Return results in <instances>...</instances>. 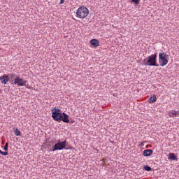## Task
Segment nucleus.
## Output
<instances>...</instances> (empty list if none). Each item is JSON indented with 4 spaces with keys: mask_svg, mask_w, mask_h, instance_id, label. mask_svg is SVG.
Returning <instances> with one entry per match:
<instances>
[{
    "mask_svg": "<svg viewBox=\"0 0 179 179\" xmlns=\"http://www.w3.org/2000/svg\"><path fill=\"white\" fill-rule=\"evenodd\" d=\"M52 111V118L54 121H57V122H65L66 124H69V115H68L65 113H61V109L57 108L55 107L53 109L51 110Z\"/></svg>",
    "mask_w": 179,
    "mask_h": 179,
    "instance_id": "1",
    "label": "nucleus"
},
{
    "mask_svg": "<svg viewBox=\"0 0 179 179\" xmlns=\"http://www.w3.org/2000/svg\"><path fill=\"white\" fill-rule=\"evenodd\" d=\"M144 65L148 66H159V64H157V53L148 56L147 62L144 63Z\"/></svg>",
    "mask_w": 179,
    "mask_h": 179,
    "instance_id": "2",
    "label": "nucleus"
},
{
    "mask_svg": "<svg viewBox=\"0 0 179 179\" xmlns=\"http://www.w3.org/2000/svg\"><path fill=\"white\" fill-rule=\"evenodd\" d=\"M89 15V9L85 6H80L76 10V17L85 19Z\"/></svg>",
    "mask_w": 179,
    "mask_h": 179,
    "instance_id": "3",
    "label": "nucleus"
},
{
    "mask_svg": "<svg viewBox=\"0 0 179 179\" xmlns=\"http://www.w3.org/2000/svg\"><path fill=\"white\" fill-rule=\"evenodd\" d=\"M66 140H64V141H57V143H55L53 146V148L52 150V152H55L57 150H68V148H66Z\"/></svg>",
    "mask_w": 179,
    "mask_h": 179,
    "instance_id": "4",
    "label": "nucleus"
},
{
    "mask_svg": "<svg viewBox=\"0 0 179 179\" xmlns=\"http://www.w3.org/2000/svg\"><path fill=\"white\" fill-rule=\"evenodd\" d=\"M159 62L160 66H166L169 64V55L166 52L159 53Z\"/></svg>",
    "mask_w": 179,
    "mask_h": 179,
    "instance_id": "5",
    "label": "nucleus"
},
{
    "mask_svg": "<svg viewBox=\"0 0 179 179\" xmlns=\"http://www.w3.org/2000/svg\"><path fill=\"white\" fill-rule=\"evenodd\" d=\"M27 83V80L20 78V76H16L13 85H16V86H18V87L19 86H20V87L25 86V87H27V89H30V87L26 86Z\"/></svg>",
    "mask_w": 179,
    "mask_h": 179,
    "instance_id": "6",
    "label": "nucleus"
},
{
    "mask_svg": "<svg viewBox=\"0 0 179 179\" xmlns=\"http://www.w3.org/2000/svg\"><path fill=\"white\" fill-rule=\"evenodd\" d=\"M0 81L2 85H6L9 82V76L8 74H4L0 76Z\"/></svg>",
    "mask_w": 179,
    "mask_h": 179,
    "instance_id": "7",
    "label": "nucleus"
},
{
    "mask_svg": "<svg viewBox=\"0 0 179 179\" xmlns=\"http://www.w3.org/2000/svg\"><path fill=\"white\" fill-rule=\"evenodd\" d=\"M143 155L145 157H149V156H152V155H153V150L152 149L145 150L143 152Z\"/></svg>",
    "mask_w": 179,
    "mask_h": 179,
    "instance_id": "8",
    "label": "nucleus"
},
{
    "mask_svg": "<svg viewBox=\"0 0 179 179\" xmlns=\"http://www.w3.org/2000/svg\"><path fill=\"white\" fill-rule=\"evenodd\" d=\"M91 45L94 46V48L99 47L100 45V42H99V40L94 38L90 41Z\"/></svg>",
    "mask_w": 179,
    "mask_h": 179,
    "instance_id": "9",
    "label": "nucleus"
},
{
    "mask_svg": "<svg viewBox=\"0 0 179 179\" xmlns=\"http://www.w3.org/2000/svg\"><path fill=\"white\" fill-rule=\"evenodd\" d=\"M170 117L172 118H176V117H178L179 115V110H172L169 111Z\"/></svg>",
    "mask_w": 179,
    "mask_h": 179,
    "instance_id": "10",
    "label": "nucleus"
},
{
    "mask_svg": "<svg viewBox=\"0 0 179 179\" xmlns=\"http://www.w3.org/2000/svg\"><path fill=\"white\" fill-rule=\"evenodd\" d=\"M168 159H169V160H172L173 162H177V160H178L177 156H176V154H174L173 152H170L169 154Z\"/></svg>",
    "mask_w": 179,
    "mask_h": 179,
    "instance_id": "11",
    "label": "nucleus"
},
{
    "mask_svg": "<svg viewBox=\"0 0 179 179\" xmlns=\"http://www.w3.org/2000/svg\"><path fill=\"white\" fill-rule=\"evenodd\" d=\"M157 100V98L156 97V95L153 94L152 96H150L148 99V103H150V104H153V103H156Z\"/></svg>",
    "mask_w": 179,
    "mask_h": 179,
    "instance_id": "12",
    "label": "nucleus"
},
{
    "mask_svg": "<svg viewBox=\"0 0 179 179\" xmlns=\"http://www.w3.org/2000/svg\"><path fill=\"white\" fill-rule=\"evenodd\" d=\"M13 129L15 136H20V135H22V132L20 131V130H19V129L14 127Z\"/></svg>",
    "mask_w": 179,
    "mask_h": 179,
    "instance_id": "13",
    "label": "nucleus"
},
{
    "mask_svg": "<svg viewBox=\"0 0 179 179\" xmlns=\"http://www.w3.org/2000/svg\"><path fill=\"white\" fill-rule=\"evenodd\" d=\"M143 170L145 171H152V167H150V166H144Z\"/></svg>",
    "mask_w": 179,
    "mask_h": 179,
    "instance_id": "14",
    "label": "nucleus"
},
{
    "mask_svg": "<svg viewBox=\"0 0 179 179\" xmlns=\"http://www.w3.org/2000/svg\"><path fill=\"white\" fill-rule=\"evenodd\" d=\"M9 147V143H6V144H5V145H4V150H5V152H8L9 151V150L8 149V148Z\"/></svg>",
    "mask_w": 179,
    "mask_h": 179,
    "instance_id": "15",
    "label": "nucleus"
},
{
    "mask_svg": "<svg viewBox=\"0 0 179 179\" xmlns=\"http://www.w3.org/2000/svg\"><path fill=\"white\" fill-rule=\"evenodd\" d=\"M131 2L135 3V5H139V0H131Z\"/></svg>",
    "mask_w": 179,
    "mask_h": 179,
    "instance_id": "16",
    "label": "nucleus"
},
{
    "mask_svg": "<svg viewBox=\"0 0 179 179\" xmlns=\"http://www.w3.org/2000/svg\"><path fill=\"white\" fill-rule=\"evenodd\" d=\"M10 78H16V76H17L16 74L11 73L9 75Z\"/></svg>",
    "mask_w": 179,
    "mask_h": 179,
    "instance_id": "17",
    "label": "nucleus"
},
{
    "mask_svg": "<svg viewBox=\"0 0 179 179\" xmlns=\"http://www.w3.org/2000/svg\"><path fill=\"white\" fill-rule=\"evenodd\" d=\"M1 155L2 156H8V151H2Z\"/></svg>",
    "mask_w": 179,
    "mask_h": 179,
    "instance_id": "18",
    "label": "nucleus"
},
{
    "mask_svg": "<svg viewBox=\"0 0 179 179\" xmlns=\"http://www.w3.org/2000/svg\"><path fill=\"white\" fill-rule=\"evenodd\" d=\"M64 2H65V0H60L59 5H62V3H64Z\"/></svg>",
    "mask_w": 179,
    "mask_h": 179,
    "instance_id": "19",
    "label": "nucleus"
},
{
    "mask_svg": "<svg viewBox=\"0 0 179 179\" xmlns=\"http://www.w3.org/2000/svg\"><path fill=\"white\" fill-rule=\"evenodd\" d=\"M140 146H141L142 148H143V146H145V143L142 142L140 143Z\"/></svg>",
    "mask_w": 179,
    "mask_h": 179,
    "instance_id": "20",
    "label": "nucleus"
},
{
    "mask_svg": "<svg viewBox=\"0 0 179 179\" xmlns=\"http://www.w3.org/2000/svg\"><path fill=\"white\" fill-rule=\"evenodd\" d=\"M143 62L144 64H146V62H148V59H144L143 60Z\"/></svg>",
    "mask_w": 179,
    "mask_h": 179,
    "instance_id": "21",
    "label": "nucleus"
},
{
    "mask_svg": "<svg viewBox=\"0 0 179 179\" xmlns=\"http://www.w3.org/2000/svg\"><path fill=\"white\" fill-rule=\"evenodd\" d=\"M75 122V121L73 120H71V121H69V124L71 123V124H73Z\"/></svg>",
    "mask_w": 179,
    "mask_h": 179,
    "instance_id": "22",
    "label": "nucleus"
},
{
    "mask_svg": "<svg viewBox=\"0 0 179 179\" xmlns=\"http://www.w3.org/2000/svg\"><path fill=\"white\" fill-rule=\"evenodd\" d=\"M2 150H0V155H2Z\"/></svg>",
    "mask_w": 179,
    "mask_h": 179,
    "instance_id": "23",
    "label": "nucleus"
},
{
    "mask_svg": "<svg viewBox=\"0 0 179 179\" xmlns=\"http://www.w3.org/2000/svg\"><path fill=\"white\" fill-rule=\"evenodd\" d=\"M0 92H1V89H0Z\"/></svg>",
    "mask_w": 179,
    "mask_h": 179,
    "instance_id": "24",
    "label": "nucleus"
}]
</instances>
